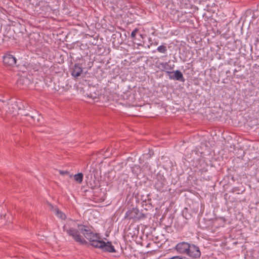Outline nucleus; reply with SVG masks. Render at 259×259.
I'll return each mask as SVG.
<instances>
[{"label": "nucleus", "instance_id": "4468645a", "mask_svg": "<svg viewBox=\"0 0 259 259\" xmlns=\"http://www.w3.org/2000/svg\"><path fill=\"white\" fill-rule=\"evenodd\" d=\"M139 30L138 28H136L131 33V37L134 40L136 38V34L139 32Z\"/></svg>", "mask_w": 259, "mask_h": 259}, {"label": "nucleus", "instance_id": "f257e3e1", "mask_svg": "<svg viewBox=\"0 0 259 259\" xmlns=\"http://www.w3.org/2000/svg\"><path fill=\"white\" fill-rule=\"evenodd\" d=\"M161 66L162 70H165L167 74L169 75V78L170 79L177 80L182 82H184L185 79L183 76L182 73L179 70H176L175 71H169L168 70H171L174 67V65L172 66L169 64L168 62H160L159 65L158 66V68Z\"/></svg>", "mask_w": 259, "mask_h": 259}, {"label": "nucleus", "instance_id": "423d86ee", "mask_svg": "<svg viewBox=\"0 0 259 259\" xmlns=\"http://www.w3.org/2000/svg\"><path fill=\"white\" fill-rule=\"evenodd\" d=\"M186 254L192 258H197L200 256L201 252L198 246L190 244V247Z\"/></svg>", "mask_w": 259, "mask_h": 259}, {"label": "nucleus", "instance_id": "2eb2a0df", "mask_svg": "<svg viewBox=\"0 0 259 259\" xmlns=\"http://www.w3.org/2000/svg\"><path fill=\"white\" fill-rule=\"evenodd\" d=\"M59 174L61 175L64 176L65 175H69L70 178H72V176L71 175H70L69 172L67 170H59Z\"/></svg>", "mask_w": 259, "mask_h": 259}, {"label": "nucleus", "instance_id": "20e7f679", "mask_svg": "<svg viewBox=\"0 0 259 259\" xmlns=\"http://www.w3.org/2000/svg\"><path fill=\"white\" fill-rule=\"evenodd\" d=\"M146 218L147 215L140 212L137 208H133L128 210L126 211L124 216V219L129 220H133L135 222L143 220Z\"/></svg>", "mask_w": 259, "mask_h": 259}, {"label": "nucleus", "instance_id": "39448f33", "mask_svg": "<svg viewBox=\"0 0 259 259\" xmlns=\"http://www.w3.org/2000/svg\"><path fill=\"white\" fill-rule=\"evenodd\" d=\"M93 246L101 248L103 251L108 252H115V249L111 242H105L101 239H97L94 243Z\"/></svg>", "mask_w": 259, "mask_h": 259}, {"label": "nucleus", "instance_id": "9b49d317", "mask_svg": "<svg viewBox=\"0 0 259 259\" xmlns=\"http://www.w3.org/2000/svg\"><path fill=\"white\" fill-rule=\"evenodd\" d=\"M54 212L56 215H57L59 218L62 219H65L66 215L63 213L61 211H60L58 208H55L54 209Z\"/></svg>", "mask_w": 259, "mask_h": 259}, {"label": "nucleus", "instance_id": "f03ea898", "mask_svg": "<svg viewBox=\"0 0 259 259\" xmlns=\"http://www.w3.org/2000/svg\"><path fill=\"white\" fill-rule=\"evenodd\" d=\"M63 229L64 232H66L69 236L71 237L75 242L79 244L86 245L88 244V242L80 235L79 231L77 229L71 227L68 224L65 225Z\"/></svg>", "mask_w": 259, "mask_h": 259}, {"label": "nucleus", "instance_id": "ddd939ff", "mask_svg": "<svg viewBox=\"0 0 259 259\" xmlns=\"http://www.w3.org/2000/svg\"><path fill=\"white\" fill-rule=\"evenodd\" d=\"M157 51L161 53H166L167 52V48L165 45H161L157 48Z\"/></svg>", "mask_w": 259, "mask_h": 259}, {"label": "nucleus", "instance_id": "f8f14e48", "mask_svg": "<svg viewBox=\"0 0 259 259\" xmlns=\"http://www.w3.org/2000/svg\"><path fill=\"white\" fill-rule=\"evenodd\" d=\"M83 175L82 173H78L74 176V179L75 181L79 183H81L83 180Z\"/></svg>", "mask_w": 259, "mask_h": 259}, {"label": "nucleus", "instance_id": "f3484780", "mask_svg": "<svg viewBox=\"0 0 259 259\" xmlns=\"http://www.w3.org/2000/svg\"><path fill=\"white\" fill-rule=\"evenodd\" d=\"M158 44V42H157V41H156V42H155L153 44V45H155V46H156V45H157Z\"/></svg>", "mask_w": 259, "mask_h": 259}, {"label": "nucleus", "instance_id": "0eeeda50", "mask_svg": "<svg viewBox=\"0 0 259 259\" xmlns=\"http://www.w3.org/2000/svg\"><path fill=\"white\" fill-rule=\"evenodd\" d=\"M3 62L6 66L14 67L16 64L17 59L13 55L7 53L3 57Z\"/></svg>", "mask_w": 259, "mask_h": 259}, {"label": "nucleus", "instance_id": "dca6fc26", "mask_svg": "<svg viewBox=\"0 0 259 259\" xmlns=\"http://www.w3.org/2000/svg\"><path fill=\"white\" fill-rule=\"evenodd\" d=\"M169 259H185V257H180L179 256H175L174 257H172Z\"/></svg>", "mask_w": 259, "mask_h": 259}, {"label": "nucleus", "instance_id": "6e6552de", "mask_svg": "<svg viewBox=\"0 0 259 259\" xmlns=\"http://www.w3.org/2000/svg\"><path fill=\"white\" fill-rule=\"evenodd\" d=\"M189 243L185 242H182L177 244L175 247V248L179 253L186 254L188 252V248H189Z\"/></svg>", "mask_w": 259, "mask_h": 259}, {"label": "nucleus", "instance_id": "a211bd4d", "mask_svg": "<svg viewBox=\"0 0 259 259\" xmlns=\"http://www.w3.org/2000/svg\"><path fill=\"white\" fill-rule=\"evenodd\" d=\"M256 67H259V66L257 65V64H255L253 66V68H256Z\"/></svg>", "mask_w": 259, "mask_h": 259}, {"label": "nucleus", "instance_id": "7ed1b4c3", "mask_svg": "<svg viewBox=\"0 0 259 259\" xmlns=\"http://www.w3.org/2000/svg\"><path fill=\"white\" fill-rule=\"evenodd\" d=\"M77 227L83 236L90 241L92 246L93 245L94 241H96L97 239H101L99 234L94 233L91 230L90 227L83 224H78Z\"/></svg>", "mask_w": 259, "mask_h": 259}, {"label": "nucleus", "instance_id": "9d476101", "mask_svg": "<svg viewBox=\"0 0 259 259\" xmlns=\"http://www.w3.org/2000/svg\"><path fill=\"white\" fill-rule=\"evenodd\" d=\"M164 186V183L161 180H157L155 184V188L159 191H163Z\"/></svg>", "mask_w": 259, "mask_h": 259}, {"label": "nucleus", "instance_id": "1a4fd4ad", "mask_svg": "<svg viewBox=\"0 0 259 259\" xmlns=\"http://www.w3.org/2000/svg\"><path fill=\"white\" fill-rule=\"evenodd\" d=\"M82 72V67L78 64H75L72 68L71 75L75 77H77L80 75Z\"/></svg>", "mask_w": 259, "mask_h": 259}]
</instances>
